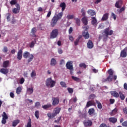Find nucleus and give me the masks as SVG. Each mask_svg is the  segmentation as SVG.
Listing matches in <instances>:
<instances>
[{"mask_svg": "<svg viewBox=\"0 0 127 127\" xmlns=\"http://www.w3.org/2000/svg\"><path fill=\"white\" fill-rule=\"evenodd\" d=\"M62 16H63V12L59 13L58 14L55 15L51 20V26L54 27V26L57 24V21L62 18Z\"/></svg>", "mask_w": 127, "mask_h": 127, "instance_id": "f257e3e1", "label": "nucleus"}, {"mask_svg": "<svg viewBox=\"0 0 127 127\" xmlns=\"http://www.w3.org/2000/svg\"><path fill=\"white\" fill-rule=\"evenodd\" d=\"M60 112H61V108L59 107H56L54 108L53 111V113L49 112L47 113V116L49 119H53V118H55L56 116L59 115V114H60Z\"/></svg>", "mask_w": 127, "mask_h": 127, "instance_id": "f03ea898", "label": "nucleus"}, {"mask_svg": "<svg viewBox=\"0 0 127 127\" xmlns=\"http://www.w3.org/2000/svg\"><path fill=\"white\" fill-rule=\"evenodd\" d=\"M23 56L25 59L29 58L27 60L28 63H30L32 60H33L34 58V56L32 54H30V53L28 52H24L23 54Z\"/></svg>", "mask_w": 127, "mask_h": 127, "instance_id": "7ed1b4c3", "label": "nucleus"}, {"mask_svg": "<svg viewBox=\"0 0 127 127\" xmlns=\"http://www.w3.org/2000/svg\"><path fill=\"white\" fill-rule=\"evenodd\" d=\"M83 29H84V31L82 32V36L84 37V39H89L90 38V34L88 32V29H89V26L82 27Z\"/></svg>", "mask_w": 127, "mask_h": 127, "instance_id": "20e7f679", "label": "nucleus"}, {"mask_svg": "<svg viewBox=\"0 0 127 127\" xmlns=\"http://www.w3.org/2000/svg\"><path fill=\"white\" fill-rule=\"evenodd\" d=\"M56 84V82L54 80H52V78L51 77L47 78L46 82V85L47 87H50V88H53L55 84Z\"/></svg>", "mask_w": 127, "mask_h": 127, "instance_id": "39448f33", "label": "nucleus"}, {"mask_svg": "<svg viewBox=\"0 0 127 127\" xmlns=\"http://www.w3.org/2000/svg\"><path fill=\"white\" fill-rule=\"evenodd\" d=\"M117 75H109L107 78H103L102 81L103 83H106V82H109V83H110V82H112V81H113V80H114V81H116V80H117Z\"/></svg>", "mask_w": 127, "mask_h": 127, "instance_id": "423d86ee", "label": "nucleus"}, {"mask_svg": "<svg viewBox=\"0 0 127 127\" xmlns=\"http://www.w3.org/2000/svg\"><path fill=\"white\" fill-rule=\"evenodd\" d=\"M58 29H55L52 30V32L50 33V38L52 39H54L58 36L59 34Z\"/></svg>", "mask_w": 127, "mask_h": 127, "instance_id": "0eeeda50", "label": "nucleus"}, {"mask_svg": "<svg viewBox=\"0 0 127 127\" xmlns=\"http://www.w3.org/2000/svg\"><path fill=\"white\" fill-rule=\"evenodd\" d=\"M104 33H105L106 38H108L109 35H113L114 31H113V30H110V28L108 27L104 30Z\"/></svg>", "mask_w": 127, "mask_h": 127, "instance_id": "6e6552de", "label": "nucleus"}, {"mask_svg": "<svg viewBox=\"0 0 127 127\" xmlns=\"http://www.w3.org/2000/svg\"><path fill=\"white\" fill-rule=\"evenodd\" d=\"M16 8H13L12 9V12L14 13V14H16L19 12V10H20V5L19 4H16L15 5Z\"/></svg>", "mask_w": 127, "mask_h": 127, "instance_id": "1a4fd4ad", "label": "nucleus"}, {"mask_svg": "<svg viewBox=\"0 0 127 127\" xmlns=\"http://www.w3.org/2000/svg\"><path fill=\"white\" fill-rule=\"evenodd\" d=\"M66 69H68V70H73L74 69V67H73V62L68 61L66 63Z\"/></svg>", "mask_w": 127, "mask_h": 127, "instance_id": "9d476101", "label": "nucleus"}, {"mask_svg": "<svg viewBox=\"0 0 127 127\" xmlns=\"http://www.w3.org/2000/svg\"><path fill=\"white\" fill-rule=\"evenodd\" d=\"M53 102L52 105L53 106H57V105H59V102H60V100L59 99V98L58 97H54L52 99Z\"/></svg>", "mask_w": 127, "mask_h": 127, "instance_id": "9b49d317", "label": "nucleus"}, {"mask_svg": "<svg viewBox=\"0 0 127 127\" xmlns=\"http://www.w3.org/2000/svg\"><path fill=\"white\" fill-rule=\"evenodd\" d=\"M83 124L84 125V127H91L92 125H93V122L90 120H86L83 122Z\"/></svg>", "mask_w": 127, "mask_h": 127, "instance_id": "f8f14e48", "label": "nucleus"}, {"mask_svg": "<svg viewBox=\"0 0 127 127\" xmlns=\"http://www.w3.org/2000/svg\"><path fill=\"white\" fill-rule=\"evenodd\" d=\"M22 54H23V52L22 50L20 49L17 54V58L18 60H21L22 59Z\"/></svg>", "mask_w": 127, "mask_h": 127, "instance_id": "ddd939ff", "label": "nucleus"}, {"mask_svg": "<svg viewBox=\"0 0 127 127\" xmlns=\"http://www.w3.org/2000/svg\"><path fill=\"white\" fill-rule=\"evenodd\" d=\"M37 31V29H36V27H33L32 28L30 33H31V36L32 37H36V35H35V33H36Z\"/></svg>", "mask_w": 127, "mask_h": 127, "instance_id": "4468645a", "label": "nucleus"}, {"mask_svg": "<svg viewBox=\"0 0 127 127\" xmlns=\"http://www.w3.org/2000/svg\"><path fill=\"white\" fill-rule=\"evenodd\" d=\"M92 106H95V102H94V100L88 101L86 103V108H89L92 107Z\"/></svg>", "mask_w": 127, "mask_h": 127, "instance_id": "2eb2a0df", "label": "nucleus"}, {"mask_svg": "<svg viewBox=\"0 0 127 127\" xmlns=\"http://www.w3.org/2000/svg\"><path fill=\"white\" fill-rule=\"evenodd\" d=\"M122 4H123V1H122V0H119L118 1H116L115 6L117 8H121V7H122Z\"/></svg>", "mask_w": 127, "mask_h": 127, "instance_id": "dca6fc26", "label": "nucleus"}, {"mask_svg": "<svg viewBox=\"0 0 127 127\" xmlns=\"http://www.w3.org/2000/svg\"><path fill=\"white\" fill-rule=\"evenodd\" d=\"M111 96L114 97L115 98H119L120 97V94L116 91H112L110 92Z\"/></svg>", "mask_w": 127, "mask_h": 127, "instance_id": "f3484780", "label": "nucleus"}, {"mask_svg": "<svg viewBox=\"0 0 127 127\" xmlns=\"http://www.w3.org/2000/svg\"><path fill=\"white\" fill-rule=\"evenodd\" d=\"M87 48L89 49H92L94 47V44H93V42L92 40H89L87 44Z\"/></svg>", "mask_w": 127, "mask_h": 127, "instance_id": "a211bd4d", "label": "nucleus"}, {"mask_svg": "<svg viewBox=\"0 0 127 127\" xmlns=\"http://www.w3.org/2000/svg\"><path fill=\"white\" fill-rule=\"evenodd\" d=\"M9 72L8 69L6 68H2L0 69V72L4 75H6Z\"/></svg>", "mask_w": 127, "mask_h": 127, "instance_id": "6ab92c4d", "label": "nucleus"}, {"mask_svg": "<svg viewBox=\"0 0 127 127\" xmlns=\"http://www.w3.org/2000/svg\"><path fill=\"white\" fill-rule=\"evenodd\" d=\"M108 19H109V13H106L103 15L101 20L102 21H106V20H108Z\"/></svg>", "mask_w": 127, "mask_h": 127, "instance_id": "aec40b11", "label": "nucleus"}, {"mask_svg": "<svg viewBox=\"0 0 127 127\" xmlns=\"http://www.w3.org/2000/svg\"><path fill=\"white\" fill-rule=\"evenodd\" d=\"M78 113L80 118H84V119L87 118V113L82 114V112H81V110H79L78 111Z\"/></svg>", "mask_w": 127, "mask_h": 127, "instance_id": "412c9836", "label": "nucleus"}, {"mask_svg": "<svg viewBox=\"0 0 127 127\" xmlns=\"http://www.w3.org/2000/svg\"><path fill=\"white\" fill-rule=\"evenodd\" d=\"M109 121L110 123L112 124H116L118 122V119L115 117H111L109 118Z\"/></svg>", "mask_w": 127, "mask_h": 127, "instance_id": "4be33fe9", "label": "nucleus"}, {"mask_svg": "<svg viewBox=\"0 0 127 127\" xmlns=\"http://www.w3.org/2000/svg\"><path fill=\"white\" fill-rule=\"evenodd\" d=\"M120 56L121 57H123V58L127 57V52L126 51V49H124L121 51L120 54Z\"/></svg>", "mask_w": 127, "mask_h": 127, "instance_id": "5701e85b", "label": "nucleus"}, {"mask_svg": "<svg viewBox=\"0 0 127 127\" xmlns=\"http://www.w3.org/2000/svg\"><path fill=\"white\" fill-rule=\"evenodd\" d=\"M81 21L82 22V23L84 24V25H88V18H87L86 17H83L81 19Z\"/></svg>", "mask_w": 127, "mask_h": 127, "instance_id": "b1692460", "label": "nucleus"}, {"mask_svg": "<svg viewBox=\"0 0 127 127\" xmlns=\"http://www.w3.org/2000/svg\"><path fill=\"white\" fill-rule=\"evenodd\" d=\"M9 65V61H5L3 62L2 67L3 68H7Z\"/></svg>", "mask_w": 127, "mask_h": 127, "instance_id": "393cba45", "label": "nucleus"}, {"mask_svg": "<svg viewBox=\"0 0 127 127\" xmlns=\"http://www.w3.org/2000/svg\"><path fill=\"white\" fill-rule=\"evenodd\" d=\"M87 13L91 16H93V15H96V12L94 10L88 9L87 11Z\"/></svg>", "mask_w": 127, "mask_h": 127, "instance_id": "a878e982", "label": "nucleus"}, {"mask_svg": "<svg viewBox=\"0 0 127 127\" xmlns=\"http://www.w3.org/2000/svg\"><path fill=\"white\" fill-rule=\"evenodd\" d=\"M57 64V61H56V60L54 58H52L51 60V66H55Z\"/></svg>", "mask_w": 127, "mask_h": 127, "instance_id": "bb28decb", "label": "nucleus"}, {"mask_svg": "<svg viewBox=\"0 0 127 127\" xmlns=\"http://www.w3.org/2000/svg\"><path fill=\"white\" fill-rule=\"evenodd\" d=\"M95 114V109L94 108H91L88 110V114L89 116H92Z\"/></svg>", "mask_w": 127, "mask_h": 127, "instance_id": "cd10ccee", "label": "nucleus"}, {"mask_svg": "<svg viewBox=\"0 0 127 127\" xmlns=\"http://www.w3.org/2000/svg\"><path fill=\"white\" fill-rule=\"evenodd\" d=\"M19 123H20V121H19V120H18V119L15 120L13 121L12 126L13 127H16V126H17V125H18Z\"/></svg>", "mask_w": 127, "mask_h": 127, "instance_id": "c85d7f7f", "label": "nucleus"}, {"mask_svg": "<svg viewBox=\"0 0 127 127\" xmlns=\"http://www.w3.org/2000/svg\"><path fill=\"white\" fill-rule=\"evenodd\" d=\"M60 7H62V11H64L66 8V3L65 2H62L60 5Z\"/></svg>", "mask_w": 127, "mask_h": 127, "instance_id": "c756f323", "label": "nucleus"}, {"mask_svg": "<svg viewBox=\"0 0 127 127\" xmlns=\"http://www.w3.org/2000/svg\"><path fill=\"white\" fill-rule=\"evenodd\" d=\"M36 44V39H34V41H32L30 44L29 45V47L30 48H33L34 47V45Z\"/></svg>", "mask_w": 127, "mask_h": 127, "instance_id": "7c9ffc66", "label": "nucleus"}, {"mask_svg": "<svg viewBox=\"0 0 127 127\" xmlns=\"http://www.w3.org/2000/svg\"><path fill=\"white\" fill-rule=\"evenodd\" d=\"M52 107V105L51 104H48L47 105H44L42 106V108L44 109V110H47V109H49L50 108H51Z\"/></svg>", "mask_w": 127, "mask_h": 127, "instance_id": "2f4dec72", "label": "nucleus"}, {"mask_svg": "<svg viewBox=\"0 0 127 127\" xmlns=\"http://www.w3.org/2000/svg\"><path fill=\"white\" fill-rule=\"evenodd\" d=\"M91 23L92 25H96L97 24V19L96 18V17H91Z\"/></svg>", "mask_w": 127, "mask_h": 127, "instance_id": "473e14b6", "label": "nucleus"}, {"mask_svg": "<svg viewBox=\"0 0 127 127\" xmlns=\"http://www.w3.org/2000/svg\"><path fill=\"white\" fill-rule=\"evenodd\" d=\"M96 103L97 104V108L99 110H102L103 109V106H102V104L100 103V102L98 100L96 101Z\"/></svg>", "mask_w": 127, "mask_h": 127, "instance_id": "72a5a7b5", "label": "nucleus"}, {"mask_svg": "<svg viewBox=\"0 0 127 127\" xmlns=\"http://www.w3.org/2000/svg\"><path fill=\"white\" fill-rule=\"evenodd\" d=\"M31 77L33 79H35V77H36V71H35V70H33L32 71V72L31 73Z\"/></svg>", "mask_w": 127, "mask_h": 127, "instance_id": "f704fd0d", "label": "nucleus"}, {"mask_svg": "<svg viewBox=\"0 0 127 127\" xmlns=\"http://www.w3.org/2000/svg\"><path fill=\"white\" fill-rule=\"evenodd\" d=\"M118 113V108H116L111 112V116H115Z\"/></svg>", "mask_w": 127, "mask_h": 127, "instance_id": "c9c22d12", "label": "nucleus"}, {"mask_svg": "<svg viewBox=\"0 0 127 127\" xmlns=\"http://www.w3.org/2000/svg\"><path fill=\"white\" fill-rule=\"evenodd\" d=\"M119 95H120V98L121 100H122V101H124V100H125V99L126 98L125 95H124V94H123L122 92H119Z\"/></svg>", "mask_w": 127, "mask_h": 127, "instance_id": "e433bc0d", "label": "nucleus"}, {"mask_svg": "<svg viewBox=\"0 0 127 127\" xmlns=\"http://www.w3.org/2000/svg\"><path fill=\"white\" fill-rule=\"evenodd\" d=\"M21 90H22V89L20 86L18 87L16 90V94H17L18 95H19V94L21 93Z\"/></svg>", "mask_w": 127, "mask_h": 127, "instance_id": "4c0bfd02", "label": "nucleus"}, {"mask_svg": "<svg viewBox=\"0 0 127 127\" xmlns=\"http://www.w3.org/2000/svg\"><path fill=\"white\" fill-rule=\"evenodd\" d=\"M71 79H72V80H73L74 81H75V82H80V78L76 76H72Z\"/></svg>", "mask_w": 127, "mask_h": 127, "instance_id": "58836bf2", "label": "nucleus"}, {"mask_svg": "<svg viewBox=\"0 0 127 127\" xmlns=\"http://www.w3.org/2000/svg\"><path fill=\"white\" fill-rule=\"evenodd\" d=\"M60 85L63 88H67V84L64 81H61L60 82Z\"/></svg>", "mask_w": 127, "mask_h": 127, "instance_id": "ea45409f", "label": "nucleus"}, {"mask_svg": "<svg viewBox=\"0 0 127 127\" xmlns=\"http://www.w3.org/2000/svg\"><path fill=\"white\" fill-rule=\"evenodd\" d=\"M27 92L29 93V95H31L33 93V88H29L27 89Z\"/></svg>", "mask_w": 127, "mask_h": 127, "instance_id": "a19ab883", "label": "nucleus"}, {"mask_svg": "<svg viewBox=\"0 0 127 127\" xmlns=\"http://www.w3.org/2000/svg\"><path fill=\"white\" fill-rule=\"evenodd\" d=\"M35 117L37 120L39 119V111L36 110L35 112Z\"/></svg>", "mask_w": 127, "mask_h": 127, "instance_id": "79ce46f5", "label": "nucleus"}, {"mask_svg": "<svg viewBox=\"0 0 127 127\" xmlns=\"http://www.w3.org/2000/svg\"><path fill=\"white\" fill-rule=\"evenodd\" d=\"M125 10H126V7L125 6H123L120 9L117 10L119 13H122V12H123V11H125Z\"/></svg>", "mask_w": 127, "mask_h": 127, "instance_id": "37998d69", "label": "nucleus"}, {"mask_svg": "<svg viewBox=\"0 0 127 127\" xmlns=\"http://www.w3.org/2000/svg\"><path fill=\"white\" fill-rule=\"evenodd\" d=\"M108 73L109 75L114 76V70L112 69H110L108 70Z\"/></svg>", "mask_w": 127, "mask_h": 127, "instance_id": "c03bdc74", "label": "nucleus"}, {"mask_svg": "<svg viewBox=\"0 0 127 127\" xmlns=\"http://www.w3.org/2000/svg\"><path fill=\"white\" fill-rule=\"evenodd\" d=\"M17 3V1L16 0H11L10 1V4H11V5H16Z\"/></svg>", "mask_w": 127, "mask_h": 127, "instance_id": "a18cd8bd", "label": "nucleus"}, {"mask_svg": "<svg viewBox=\"0 0 127 127\" xmlns=\"http://www.w3.org/2000/svg\"><path fill=\"white\" fill-rule=\"evenodd\" d=\"M31 119L30 118H29L28 119V123H27V126H26V127H31Z\"/></svg>", "mask_w": 127, "mask_h": 127, "instance_id": "49530a36", "label": "nucleus"}, {"mask_svg": "<svg viewBox=\"0 0 127 127\" xmlns=\"http://www.w3.org/2000/svg\"><path fill=\"white\" fill-rule=\"evenodd\" d=\"M67 91L69 94H73V92H74V89L68 87L67 88Z\"/></svg>", "mask_w": 127, "mask_h": 127, "instance_id": "de8ad7c7", "label": "nucleus"}, {"mask_svg": "<svg viewBox=\"0 0 127 127\" xmlns=\"http://www.w3.org/2000/svg\"><path fill=\"white\" fill-rule=\"evenodd\" d=\"M2 117L3 119H8V117L7 116V115H6V113L5 112H3V114L2 115Z\"/></svg>", "mask_w": 127, "mask_h": 127, "instance_id": "09e8293b", "label": "nucleus"}, {"mask_svg": "<svg viewBox=\"0 0 127 127\" xmlns=\"http://www.w3.org/2000/svg\"><path fill=\"white\" fill-rule=\"evenodd\" d=\"M79 67H83L84 69H86V68H87V65H86L85 63H81L79 64Z\"/></svg>", "mask_w": 127, "mask_h": 127, "instance_id": "8fccbe9b", "label": "nucleus"}, {"mask_svg": "<svg viewBox=\"0 0 127 127\" xmlns=\"http://www.w3.org/2000/svg\"><path fill=\"white\" fill-rule=\"evenodd\" d=\"M66 18H67V19H73L74 18V15L68 14L67 15Z\"/></svg>", "mask_w": 127, "mask_h": 127, "instance_id": "3c124183", "label": "nucleus"}, {"mask_svg": "<svg viewBox=\"0 0 127 127\" xmlns=\"http://www.w3.org/2000/svg\"><path fill=\"white\" fill-rule=\"evenodd\" d=\"M111 16L112 17H113L114 20H116V19H117V15H116V14H115L114 13L112 12Z\"/></svg>", "mask_w": 127, "mask_h": 127, "instance_id": "603ef678", "label": "nucleus"}, {"mask_svg": "<svg viewBox=\"0 0 127 127\" xmlns=\"http://www.w3.org/2000/svg\"><path fill=\"white\" fill-rule=\"evenodd\" d=\"M81 23V21L80 20V19H76V23L77 24V25H78V26H80V24Z\"/></svg>", "mask_w": 127, "mask_h": 127, "instance_id": "864d4df0", "label": "nucleus"}, {"mask_svg": "<svg viewBox=\"0 0 127 127\" xmlns=\"http://www.w3.org/2000/svg\"><path fill=\"white\" fill-rule=\"evenodd\" d=\"M35 108H39L40 107V103L39 102H37L35 104Z\"/></svg>", "mask_w": 127, "mask_h": 127, "instance_id": "5fc2aeb1", "label": "nucleus"}, {"mask_svg": "<svg viewBox=\"0 0 127 127\" xmlns=\"http://www.w3.org/2000/svg\"><path fill=\"white\" fill-rule=\"evenodd\" d=\"M81 12L82 13L83 16H85V15H86V12H85V10L84 9V8H82L81 9Z\"/></svg>", "mask_w": 127, "mask_h": 127, "instance_id": "6e6d98bb", "label": "nucleus"}, {"mask_svg": "<svg viewBox=\"0 0 127 127\" xmlns=\"http://www.w3.org/2000/svg\"><path fill=\"white\" fill-rule=\"evenodd\" d=\"M7 51H8V49L6 47H4L3 49V52L4 53H7Z\"/></svg>", "mask_w": 127, "mask_h": 127, "instance_id": "4d7b16f0", "label": "nucleus"}, {"mask_svg": "<svg viewBox=\"0 0 127 127\" xmlns=\"http://www.w3.org/2000/svg\"><path fill=\"white\" fill-rule=\"evenodd\" d=\"M95 98H96V95H95V94H91L89 96V98L91 100H94V99H95Z\"/></svg>", "mask_w": 127, "mask_h": 127, "instance_id": "13d9d810", "label": "nucleus"}, {"mask_svg": "<svg viewBox=\"0 0 127 127\" xmlns=\"http://www.w3.org/2000/svg\"><path fill=\"white\" fill-rule=\"evenodd\" d=\"M6 120L7 119L5 118H2L1 123L3 124V125H5V124H6Z\"/></svg>", "mask_w": 127, "mask_h": 127, "instance_id": "bf43d9fd", "label": "nucleus"}, {"mask_svg": "<svg viewBox=\"0 0 127 127\" xmlns=\"http://www.w3.org/2000/svg\"><path fill=\"white\" fill-rule=\"evenodd\" d=\"M7 14L8 15L7 16V21H10V16L11 14H10V13H8Z\"/></svg>", "mask_w": 127, "mask_h": 127, "instance_id": "052dcab7", "label": "nucleus"}, {"mask_svg": "<svg viewBox=\"0 0 127 127\" xmlns=\"http://www.w3.org/2000/svg\"><path fill=\"white\" fill-rule=\"evenodd\" d=\"M99 127H108V126L105 123H102L100 125Z\"/></svg>", "mask_w": 127, "mask_h": 127, "instance_id": "680f3d73", "label": "nucleus"}, {"mask_svg": "<svg viewBox=\"0 0 127 127\" xmlns=\"http://www.w3.org/2000/svg\"><path fill=\"white\" fill-rule=\"evenodd\" d=\"M122 125L123 126V127H127V121H125L124 122H123Z\"/></svg>", "mask_w": 127, "mask_h": 127, "instance_id": "e2e57ef3", "label": "nucleus"}, {"mask_svg": "<svg viewBox=\"0 0 127 127\" xmlns=\"http://www.w3.org/2000/svg\"><path fill=\"white\" fill-rule=\"evenodd\" d=\"M123 111L126 115H127V107H125L123 109Z\"/></svg>", "mask_w": 127, "mask_h": 127, "instance_id": "0e129e2a", "label": "nucleus"}, {"mask_svg": "<svg viewBox=\"0 0 127 127\" xmlns=\"http://www.w3.org/2000/svg\"><path fill=\"white\" fill-rule=\"evenodd\" d=\"M23 83H24V78H23V77H22L20 79V84H23Z\"/></svg>", "mask_w": 127, "mask_h": 127, "instance_id": "69168bd1", "label": "nucleus"}, {"mask_svg": "<svg viewBox=\"0 0 127 127\" xmlns=\"http://www.w3.org/2000/svg\"><path fill=\"white\" fill-rule=\"evenodd\" d=\"M110 104L113 105L115 103V99H110Z\"/></svg>", "mask_w": 127, "mask_h": 127, "instance_id": "338daca9", "label": "nucleus"}, {"mask_svg": "<svg viewBox=\"0 0 127 127\" xmlns=\"http://www.w3.org/2000/svg\"><path fill=\"white\" fill-rule=\"evenodd\" d=\"M51 15V10L49 11L47 14V17H50V16Z\"/></svg>", "mask_w": 127, "mask_h": 127, "instance_id": "774afa93", "label": "nucleus"}]
</instances>
